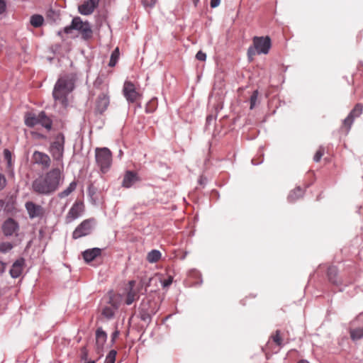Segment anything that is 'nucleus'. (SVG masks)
Wrapping results in <instances>:
<instances>
[{"label": "nucleus", "instance_id": "obj_13", "mask_svg": "<svg viewBox=\"0 0 363 363\" xmlns=\"http://www.w3.org/2000/svg\"><path fill=\"white\" fill-rule=\"evenodd\" d=\"M84 211V206L82 202L76 201L69 210L66 216V223H69L79 218Z\"/></svg>", "mask_w": 363, "mask_h": 363}, {"label": "nucleus", "instance_id": "obj_4", "mask_svg": "<svg viewBox=\"0 0 363 363\" xmlns=\"http://www.w3.org/2000/svg\"><path fill=\"white\" fill-rule=\"evenodd\" d=\"M73 30H77L84 40H89L92 37V29L88 21H83L79 16L72 18L69 26L64 28L66 34H70Z\"/></svg>", "mask_w": 363, "mask_h": 363}, {"label": "nucleus", "instance_id": "obj_53", "mask_svg": "<svg viewBox=\"0 0 363 363\" xmlns=\"http://www.w3.org/2000/svg\"><path fill=\"white\" fill-rule=\"evenodd\" d=\"M193 1H194V5L196 6L197 4L199 3V0H193Z\"/></svg>", "mask_w": 363, "mask_h": 363}, {"label": "nucleus", "instance_id": "obj_37", "mask_svg": "<svg viewBox=\"0 0 363 363\" xmlns=\"http://www.w3.org/2000/svg\"><path fill=\"white\" fill-rule=\"evenodd\" d=\"M324 154V149L323 147H320L319 150L315 152L314 157H313V160L315 162H318L320 160L322 156Z\"/></svg>", "mask_w": 363, "mask_h": 363}, {"label": "nucleus", "instance_id": "obj_36", "mask_svg": "<svg viewBox=\"0 0 363 363\" xmlns=\"http://www.w3.org/2000/svg\"><path fill=\"white\" fill-rule=\"evenodd\" d=\"M152 278H143L140 281V287L145 288V291H147V288L150 286Z\"/></svg>", "mask_w": 363, "mask_h": 363}, {"label": "nucleus", "instance_id": "obj_14", "mask_svg": "<svg viewBox=\"0 0 363 363\" xmlns=\"http://www.w3.org/2000/svg\"><path fill=\"white\" fill-rule=\"evenodd\" d=\"M100 0H86L78 6V11L84 16L91 15L98 7Z\"/></svg>", "mask_w": 363, "mask_h": 363}, {"label": "nucleus", "instance_id": "obj_15", "mask_svg": "<svg viewBox=\"0 0 363 363\" xmlns=\"http://www.w3.org/2000/svg\"><path fill=\"white\" fill-rule=\"evenodd\" d=\"M140 181L138 174L133 171H126L122 182V186L124 188H130L137 182Z\"/></svg>", "mask_w": 363, "mask_h": 363}, {"label": "nucleus", "instance_id": "obj_8", "mask_svg": "<svg viewBox=\"0 0 363 363\" xmlns=\"http://www.w3.org/2000/svg\"><path fill=\"white\" fill-rule=\"evenodd\" d=\"M93 220L86 219L82 221L72 233L73 239H78L88 235L92 230Z\"/></svg>", "mask_w": 363, "mask_h": 363}, {"label": "nucleus", "instance_id": "obj_1", "mask_svg": "<svg viewBox=\"0 0 363 363\" xmlns=\"http://www.w3.org/2000/svg\"><path fill=\"white\" fill-rule=\"evenodd\" d=\"M63 179L62 170L58 167L52 168L35 178L32 182L31 189L37 194L49 196L59 189Z\"/></svg>", "mask_w": 363, "mask_h": 363}, {"label": "nucleus", "instance_id": "obj_23", "mask_svg": "<svg viewBox=\"0 0 363 363\" xmlns=\"http://www.w3.org/2000/svg\"><path fill=\"white\" fill-rule=\"evenodd\" d=\"M38 125H42L48 130H51L52 125V120L45 114L44 111L40 112V118Z\"/></svg>", "mask_w": 363, "mask_h": 363}, {"label": "nucleus", "instance_id": "obj_30", "mask_svg": "<svg viewBox=\"0 0 363 363\" xmlns=\"http://www.w3.org/2000/svg\"><path fill=\"white\" fill-rule=\"evenodd\" d=\"M328 276L330 282H332L334 284H337V281L336 280L337 269L335 267H330L328 268Z\"/></svg>", "mask_w": 363, "mask_h": 363}, {"label": "nucleus", "instance_id": "obj_2", "mask_svg": "<svg viewBox=\"0 0 363 363\" xmlns=\"http://www.w3.org/2000/svg\"><path fill=\"white\" fill-rule=\"evenodd\" d=\"M76 77L73 74H65L59 77L52 91V96L56 104L66 108L68 106V96L74 90Z\"/></svg>", "mask_w": 363, "mask_h": 363}, {"label": "nucleus", "instance_id": "obj_19", "mask_svg": "<svg viewBox=\"0 0 363 363\" xmlns=\"http://www.w3.org/2000/svg\"><path fill=\"white\" fill-rule=\"evenodd\" d=\"M134 285V281H129L130 289L127 294V296L125 301L126 305H131L135 300H137L139 298L138 291L133 288Z\"/></svg>", "mask_w": 363, "mask_h": 363}, {"label": "nucleus", "instance_id": "obj_33", "mask_svg": "<svg viewBox=\"0 0 363 363\" xmlns=\"http://www.w3.org/2000/svg\"><path fill=\"white\" fill-rule=\"evenodd\" d=\"M116 351L111 350L107 354L104 363H114L116 361Z\"/></svg>", "mask_w": 363, "mask_h": 363}, {"label": "nucleus", "instance_id": "obj_55", "mask_svg": "<svg viewBox=\"0 0 363 363\" xmlns=\"http://www.w3.org/2000/svg\"><path fill=\"white\" fill-rule=\"evenodd\" d=\"M252 162L253 164H256L255 163H254V160H252Z\"/></svg>", "mask_w": 363, "mask_h": 363}, {"label": "nucleus", "instance_id": "obj_48", "mask_svg": "<svg viewBox=\"0 0 363 363\" xmlns=\"http://www.w3.org/2000/svg\"><path fill=\"white\" fill-rule=\"evenodd\" d=\"M4 156H5V157H6L7 160H9V159H10V158H11V152H9V150H4Z\"/></svg>", "mask_w": 363, "mask_h": 363}, {"label": "nucleus", "instance_id": "obj_32", "mask_svg": "<svg viewBox=\"0 0 363 363\" xmlns=\"http://www.w3.org/2000/svg\"><path fill=\"white\" fill-rule=\"evenodd\" d=\"M13 245L9 242H3L0 243V252L6 253L13 248Z\"/></svg>", "mask_w": 363, "mask_h": 363}, {"label": "nucleus", "instance_id": "obj_41", "mask_svg": "<svg viewBox=\"0 0 363 363\" xmlns=\"http://www.w3.org/2000/svg\"><path fill=\"white\" fill-rule=\"evenodd\" d=\"M6 184V179L5 177L0 174V191L4 189Z\"/></svg>", "mask_w": 363, "mask_h": 363}, {"label": "nucleus", "instance_id": "obj_26", "mask_svg": "<svg viewBox=\"0 0 363 363\" xmlns=\"http://www.w3.org/2000/svg\"><path fill=\"white\" fill-rule=\"evenodd\" d=\"M161 258V252L157 250H152L148 252L147 259L150 263L157 262Z\"/></svg>", "mask_w": 363, "mask_h": 363}, {"label": "nucleus", "instance_id": "obj_45", "mask_svg": "<svg viewBox=\"0 0 363 363\" xmlns=\"http://www.w3.org/2000/svg\"><path fill=\"white\" fill-rule=\"evenodd\" d=\"M220 0H211V7L216 8L220 4Z\"/></svg>", "mask_w": 363, "mask_h": 363}, {"label": "nucleus", "instance_id": "obj_34", "mask_svg": "<svg viewBox=\"0 0 363 363\" xmlns=\"http://www.w3.org/2000/svg\"><path fill=\"white\" fill-rule=\"evenodd\" d=\"M258 98V91L255 90L253 91L252 94L250 96V109H253L256 105L257 101Z\"/></svg>", "mask_w": 363, "mask_h": 363}, {"label": "nucleus", "instance_id": "obj_21", "mask_svg": "<svg viewBox=\"0 0 363 363\" xmlns=\"http://www.w3.org/2000/svg\"><path fill=\"white\" fill-rule=\"evenodd\" d=\"M357 320H354L351 324L350 330V337L353 340H357L363 337V325L356 327Z\"/></svg>", "mask_w": 363, "mask_h": 363}, {"label": "nucleus", "instance_id": "obj_17", "mask_svg": "<svg viewBox=\"0 0 363 363\" xmlns=\"http://www.w3.org/2000/svg\"><path fill=\"white\" fill-rule=\"evenodd\" d=\"M109 104V97L105 94L99 95L96 102V110L99 113H103Z\"/></svg>", "mask_w": 363, "mask_h": 363}, {"label": "nucleus", "instance_id": "obj_31", "mask_svg": "<svg viewBox=\"0 0 363 363\" xmlns=\"http://www.w3.org/2000/svg\"><path fill=\"white\" fill-rule=\"evenodd\" d=\"M118 57H119V50L117 48L111 53L108 65L110 67H114L117 63Z\"/></svg>", "mask_w": 363, "mask_h": 363}, {"label": "nucleus", "instance_id": "obj_43", "mask_svg": "<svg viewBox=\"0 0 363 363\" xmlns=\"http://www.w3.org/2000/svg\"><path fill=\"white\" fill-rule=\"evenodd\" d=\"M6 9V4L5 0H0V14L4 13Z\"/></svg>", "mask_w": 363, "mask_h": 363}, {"label": "nucleus", "instance_id": "obj_12", "mask_svg": "<svg viewBox=\"0 0 363 363\" xmlns=\"http://www.w3.org/2000/svg\"><path fill=\"white\" fill-rule=\"evenodd\" d=\"M19 229L18 223L13 218L6 219L2 225V231L5 236L16 235Z\"/></svg>", "mask_w": 363, "mask_h": 363}, {"label": "nucleus", "instance_id": "obj_42", "mask_svg": "<svg viewBox=\"0 0 363 363\" xmlns=\"http://www.w3.org/2000/svg\"><path fill=\"white\" fill-rule=\"evenodd\" d=\"M81 358L86 361L88 358V351L86 347H82L81 350Z\"/></svg>", "mask_w": 363, "mask_h": 363}, {"label": "nucleus", "instance_id": "obj_29", "mask_svg": "<svg viewBox=\"0 0 363 363\" xmlns=\"http://www.w3.org/2000/svg\"><path fill=\"white\" fill-rule=\"evenodd\" d=\"M363 108L360 104H357L354 108L350 111L349 115L352 117V119L354 121L356 118H358L362 113Z\"/></svg>", "mask_w": 363, "mask_h": 363}, {"label": "nucleus", "instance_id": "obj_18", "mask_svg": "<svg viewBox=\"0 0 363 363\" xmlns=\"http://www.w3.org/2000/svg\"><path fill=\"white\" fill-rule=\"evenodd\" d=\"M24 264L25 260L23 258H19L14 262L10 269V274L11 277L18 278L21 275Z\"/></svg>", "mask_w": 363, "mask_h": 363}, {"label": "nucleus", "instance_id": "obj_20", "mask_svg": "<svg viewBox=\"0 0 363 363\" xmlns=\"http://www.w3.org/2000/svg\"><path fill=\"white\" fill-rule=\"evenodd\" d=\"M101 253V250L98 247L86 250L83 252L82 256L84 261L87 263L93 261L96 257L99 256Z\"/></svg>", "mask_w": 363, "mask_h": 363}, {"label": "nucleus", "instance_id": "obj_5", "mask_svg": "<svg viewBox=\"0 0 363 363\" xmlns=\"http://www.w3.org/2000/svg\"><path fill=\"white\" fill-rule=\"evenodd\" d=\"M95 158L97 165L103 173L108 171L112 163V154L107 147H97L95 150Z\"/></svg>", "mask_w": 363, "mask_h": 363}, {"label": "nucleus", "instance_id": "obj_7", "mask_svg": "<svg viewBox=\"0 0 363 363\" xmlns=\"http://www.w3.org/2000/svg\"><path fill=\"white\" fill-rule=\"evenodd\" d=\"M65 146V136L59 133L55 138V140L50 144L49 150L54 160L60 161L63 157Z\"/></svg>", "mask_w": 363, "mask_h": 363}, {"label": "nucleus", "instance_id": "obj_35", "mask_svg": "<svg viewBox=\"0 0 363 363\" xmlns=\"http://www.w3.org/2000/svg\"><path fill=\"white\" fill-rule=\"evenodd\" d=\"M353 122H354V120L352 119V117H351L350 115H348L347 117L344 119L343 125L347 128V132L350 130Z\"/></svg>", "mask_w": 363, "mask_h": 363}, {"label": "nucleus", "instance_id": "obj_24", "mask_svg": "<svg viewBox=\"0 0 363 363\" xmlns=\"http://www.w3.org/2000/svg\"><path fill=\"white\" fill-rule=\"evenodd\" d=\"M77 186V184L75 181L72 182L65 189L58 194V197L63 199L68 196L76 189Z\"/></svg>", "mask_w": 363, "mask_h": 363}, {"label": "nucleus", "instance_id": "obj_3", "mask_svg": "<svg viewBox=\"0 0 363 363\" xmlns=\"http://www.w3.org/2000/svg\"><path fill=\"white\" fill-rule=\"evenodd\" d=\"M253 45L250 46L247 50V56L250 60H252L253 57L257 55H266L271 48V39L269 36H255L252 39Z\"/></svg>", "mask_w": 363, "mask_h": 363}, {"label": "nucleus", "instance_id": "obj_47", "mask_svg": "<svg viewBox=\"0 0 363 363\" xmlns=\"http://www.w3.org/2000/svg\"><path fill=\"white\" fill-rule=\"evenodd\" d=\"M118 335H119V332L118 330L114 331L111 335L112 341L114 342L115 340L118 337Z\"/></svg>", "mask_w": 363, "mask_h": 363}, {"label": "nucleus", "instance_id": "obj_54", "mask_svg": "<svg viewBox=\"0 0 363 363\" xmlns=\"http://www.w3.org/2000/svg\"><path fill=\"white\" fill-rule=\"evenodd\" d=\"M84 363H96V362L94 360H91V361L85 362Z\"/></svg>", "mask_w": 363, "mask_h": 363}, {"label": "nucleus", "instance_id": "obj_11", "mask_svg": "<svg viewBox=\"0 0 363 363\" xmlns=\"http://www.w3.org/2000/svg\"><path fill=\"white\" fill-rule=\"evenodd\" d=\"M25 208L28 212L30 218H42L45 214V209L39 204L33 201H27L25 203Z\"/></svg>", "mask_w": 363, "mask_h": 363}, {"label": "nucleus", "instance_id": "obj_6", "mask_svg": "<svg viewBox=\"0 0 363 363\" xmlns=\"http://www.w3.org/2000/svg\"><path fill=\"white\" fill-rule=\"evenodd\" d=\"M158 307L156 303L152 300H143L139 308L140 318L145 322L150 323L152 317L157 313Z\"/></svg>", "mask_w": 363, "mask_h": 363}, {"label": "nucleus", "instance_id": "obj_38", "mask_svg": "<svg viewBox=\"0 0 363 363\" xmlns=\"http://www.w3.org/2000/svg\"><path fill=\"white\" fill-rule=\"evenodd\" d=\"M273 341L279 346L281 345L282 340L279 335V331L277 330L276 334L272 336Z\"/></svg>", "mask_w": 363, "mask_h": 363}, {"label": "nucleus", "instance_id": "obj_51", "mask_svg": "<svg viewBox=\"0 0 363 363\" xmlns=\"http://www.w3.org/2000/svg\"><path fill=\"white\" fill-rule=\"evenodd\" d=\"M297 363H309L308 361L306 360H304V359H302V360H300Z\"/></svg>", "mask_w": 363, "mask_h": 363}, {"label": "nucleus", "instance_id": "obj_46", "mask_svg": "<svg viewBox=\"0 0 363 363\" xmlns=\"http://www.w3.org/2000/svg\"><path fill=\"white\" fill-rule=\"evenodd\" d=\"M6 269V264L0 261V274H2Z\"/></svg>", "mask_w": 363, "mask_h": 363}, {"label": "nucleus", "instance_id": "obj_10", "mask_svg": "<svg viewBox=\"0 0 363 363\" xmlns=\"http://www.w3.org/2000/svg\"><path fill=\"white\" fill-rule=\"evenodd\" d=\"M123 93L128 103H134L140 96L133 82L125 81L123 87Z\"/></svg>", "mask_w": 363, "mask_h": 363}, {"label": "nucleus", "instance_id": "obj_16", "mask_svg": "<svg viewBox=\"0 0 363 363\" xmlns=\"http://www.w3.org/2000/svg\"><path fill=\"white\" fill-rule=\"evenodd\" d=\"M106 340V333L101 328H99L96 331V347L98 353H100L103 350Z\"/></svg>", "mask_w": 363, "mask_h": 363}, {"label": "nucleus", "instance_id": "obj_39", "mask_svg": "<svg viewBox=\"0 0 363 363\" xmlns=\"http://www.w3.org/2000/svg\"><path fill=\"white\" fill-rule=\"evenodd\" d=\"M143 5L145 7H153L155 5L156 0H143Z\"/></svg>", "mask_w": 363, "mask_h": 363}, {"label": "nucleus", "instance_id": "obj_44", "mask_svg": "<svg viewBox=\"0 0 363 363\" xmlns=\"http://www.w3.org/2000/svg\"><path fill=\"white\" fill-rule=\"evenodd\" d=\"M172 283V277H169L167 279L164 280V281L162 282V286H163L164 287H167V286H169Z\"/></svg>", "mask_w": 363, "mask_h": 363}, {"label": "nucleus", "instance_id": "obj_27", "mask_svg": "<svg viewBox=\"0 0 363 363\" xmlns=\"http://www.w3.org/2000/svg\"><path fill=\"white\" fill-rule=\"evenodd\" d=\"M43 22H44L43 17L41 15H38V14L33 15L30 19V24L35 28H38V27L41 26L43 25Z\"/></svg>", "mask_w": 363, "mask_h": 363}, {"label": "nucleus", "instance_id": "obj_49", "mask_svg": "<svg viewBox=\"0 0 363 363\" xmlns=\"http://www.w3.org/2000/svg\"><path fill=\"white\" fill-rule=\"evenodd\" d=\"M5 203L3 200H0V211L4 208Z\"/></svg>", "mask_w": 363, "mask_h": 363}, {"label": "nucleus", "instance_id": "obj_40", "mask_svg": "<svg viewBox=\"0 0 363 363\" xmlns=\"http://www.w3.org/2000/svg\"><path fill=\"white\" fill-rule=\"evenodd\" d=\"M196 58L200 61H205L206 59V55L202 51H199L196 55Z\"/></svg>", "mask_w": 363, "mask_h": 363}, {"label": "nucleus", "instance_id": "obj_22", "mask_svg": "<svg viewBox=\"0 0 363 363\" xmlns=\"http://www.w3.org/2000/svg\"><path fill=\"white\" fill-rule=\"evenodd\" d=\"M40 113L38 115L32 113H27L25 115V124L30 128H33L39 123Z\"/></svg>", "mask_w": 363, "mask_h": 363}, {"label": "nucleus", "instance_id": "obj_52", "mask_svg": "<svg viewBox=\"0 0 363 363\" xmlns=\"http://www.w3.org/2000/svg\"><path fill=\"white\" fill-rule=\"evenodd\" d=\"M199 182L201 184H203V178L201 177L199 180Z\"/></svg>", "mask_w": 363, "mask_h": 363}, {"label": "nucleus", "instance_id": "obj_28", "mask_svg": "<svg viewBox=\"0 0 363 363\" xmlns=\"http://www.w3.org/2000/svg\"><path fill=\"white\" fill-rule=\"evenodd\" d=\"M117 307L115 306H108L103 308L102 315L108 319L113 317Z\"/></svg>", "mask_w": 363, "mask_h": 363}, {"label": "nucleus", "instance_id": "obj_9", "mask_svg": "<svg viewBox=\"0 0 363 363\" xmlns=\"http://www.w3.org/2000/svg\"><path fill=\"white\" fill-rule=\"evenodd\" d=\"M33 164L39 165L42 169H48L51 164V160L48 155L45 152L35 150L32 155Z\"/></svg>", "mask_w": 363, "mask_h": 363}, {"label": "nucleus", "instance_id": "obj_50", "mask_svg": "<svg viewBox=\"0 0 363 363\" xmlns=\"http://www.w3.org/2000/svg\"><path fill=\"white\" fill-rule=\"evenodd\" d=\"M63 33H65L64 32V30H59V31L57 32V35H58L59 36H62V34H63Z\"/></svg>", "mask_w": 363, "mask_h": 363}, {"label": "nucleus", "instance_id": "obj_25", "mask_svg": "<svg viewBox=\"0 0 363 363\" xmlns=\"http://www.w3.org/2000/svg\"><path fill=\"white\" fill-rule=\"evenodd\" d=\"M303 195V190L301 187H297L291 191L288 196L289 202H294Z\"/></svg>", "mask_w": 363, "mask_h": 363}]
</instances>
